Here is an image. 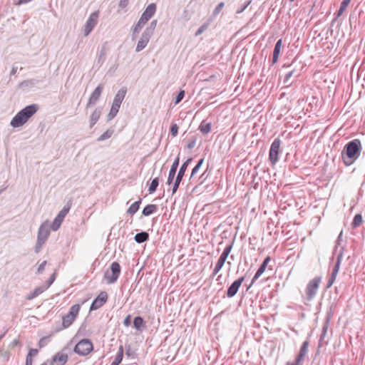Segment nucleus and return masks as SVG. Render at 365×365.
<instances>
[{
  "instance_id": "obj_34",
  "label": "nucleus",
  "mask_w": 365,
  "mask_h": 365,
  "mask_svg": "<svg viewBox=\"0 0 365 365\" xmlns=\"http://www.w3.org/2000/svg\"><path fill=\"white\" fill-rule=\"evenodd\" d=\"M156 26H157V20H153L150 23L149 26L144 30L143 32H145L150 36H153L154 34V31L156 28Z\"/></svg>"
},
{
  "instance_id": "obj_23",
  "label": "nucleus",
  "mask_w": 365,
  "mask_h": 365,
  "mask_svg": "<svg viewBox=\"0 0 365 365\" xmlns=\"http://www.w3.org/2000/svg\"><path fill=\"white\" fill-rule=\"evenodd\" d=\"M46 289H47V287H45V285L37 287L31 292H30L26 296V298L27 300H31V299L36 298V297H38L39 294L43 293Z\"/></svg>"
},
{
  "instance_id": "obj_41",
  "label": "nucleus",
  "mask_w": 365,
  "mask_h": 365,
  "mask_svg": "<svg viewBox=\"0 0 365 365\" xmlns=\"http://www.w3.org/2000/svg\"><path fill=\"white\" fill-rule=\"evenodd\" d=\"M210 26L209 22L204 23L202 25H201L199 29L195 32V36H200Z\"/></svg>"
},
{
  "instance_id": "obj_24",
  "label": "nucleus",
  "mask_w": 365,
  "mask_h": 365,
  "mask_svg": "<svg viewBox=\"0 0 365 365\" xmlns=\"http://www.w3.org/2000/svg\"><path fill=\"white\" fill-rule=\"evenodd\" d=\"M127 93V88L126 87H122L118 93L115 94L113 102L118 104L121 105L125 95Z\"/></svg>"
},
{
  "instance_id": "obj_58",
  "label": "nucleus",
  "mask_w": 365,
  "mask_h": 365,
  "mask_svg": "<svg viewBox=\"0 0 365 365\" xmlns=\"http://www.w3.org/2000/svg\"><path fill=\"white\" fill-rule=\"evenodd\" d=\"M328 326H329V319H327V322L324 323V324L322 327V332L324 333V334H327Z\"/></svg>"
},
{
  "instance_id": "obj_27",
  "label": "nucleus",
  "mask_w": 365,
  "mask_h": 365,
  "mask_svg": "<svg viewBox=\"0 0 365 365\" xmlns=\"http://www.w3.org/2000/svg\"><path fill=\"white\" fill-rule=\"evenodd\" d=\"M134 240L138 244L143 243L149 240V234L147 232L137 233L134 237Z\"/></svg>"
},
{
  "instance_id": "obj_28",
  "label": "nucleus",
  "mask_w": 365,
  "mask_h": 365,
  "mask_svg": "<svg viewBox=\"0 0 365 365\" xmlns=\"http://www.w3.org/2000/svg\"><path fill=\"white\" fill-rule=\"evenodd\" d=\"M142 202V199L139 198L138 201L133 202L127 210V213L133 216L135 214L140 208V205Z\"/></svg>"
},
{
  "instance_id": "obj_57",
  "label": "nucleus",
  "mask_w": 365,
  "mask_h": 365,
  "mask_svg": "<svg viewBox=\"0 0 365 365\" xmlns=\"http://www.w3.org/2000/svg\"><path fill=\"white\" fill-rule=\"evenodd\" d=\"M129 0H120L119 2V7L121 9L125 8L128 4Z\"/></svg>"
},
{
  "instance_id": "obj_35",
  "label": "nucleus",
  "mask_w": 365,
  "mask_h": 365,
  "mask_svg": "<svg viewBox=\"0 0 365 365\" xmlns=\"http://www.w3.org/2000/svg\"><path fill=\"white\" fill-rule=\"evenodd\" d=\"M350 1L351 0H343L341 3V5H340V8L339 9L336 11V18L337 17H339L342 14L343 12L344 11V10L346 9V7L349 6V4H350Z\"/></svg>"
},
{
  "instance_id": "obj_22",
  "label": "nucleus",
  "mask_w": 365,
  "mask_h": 365,
  "mask_svg": "<svg viewBox=\"0 0 365 365\" xmlns=\"http://www.w3.org/2000/svg\"><path fill=\"white\" fill-rule=\"evenodd\" d=\"M101 108H96L90 117V128H92L99 120L101 115Z\"/></svg>"
},
{
  "instance_id": "obj_52",
  "label": "nucleus",
  "mask_w": 365,
  "mask_h": 365,
  "mask_svg": "<svg viewBox=\"0 0 365 365\" xmlns=\"http://www.w3.org/2000/svg\"><path fill=\"white\" fill-rule=\"evenodd\" d=\"M336 278V276L331 274L329 279H328L327 284V289H329L332 286Z\"/></svg>"
},
{
  "instance_id": "obj_47",
  "label": "nucleus",
  "mask_w": 365,
  "mask_h": 365,
  "mask_svg": "<svg viewBox=\"0 0 365 365\" xmlns=\"http://www.w3.org/2000/svg\"><path fill=\"white\" fill-rule=\"evenodd\" d=\"M48 341V337H46V336H45V337H42V338L39 340V341H38V347H39L40 349H41V348L44 347L45 346H46V345H47Z\"/></svg>"
},
{
  "instance_id": "obj_39",
  "label": "nucleus",
  "mask_w": 365,
  "mask_h": 365,
  "mask_svg": "<svg viewBox=\"0 0 365 365\" xmlns=\"http://www.w3.org/2000/svg\"><path fill=\"white\" fill-rule=\"evenodd\" d=\"M113 133V130L108 129L105 133H103L102 135H101L98 138L97 140L100 142V141H103L106 139H108L112 136Z\"/></svg>"
},
{
  "instance_id": "obj_42",
  "label": "nucleus",
  "mask_w": 365,
  "mask_h": 365,
  "mask_svg": "<svg viewBox=\"0 0 365 365\" xmlns=\"http://www.w3.org/2000/svg\"><path fill=\"white\" fill-rule=\"evenodd\" d=\"M179 127L176 123H172L170 128V133L173 137L177 136Z\"/></svg>"
},
{
  "instance_id": "obj_43",
  "label": "nucleus",
  "mask_w": 365,
  "mask_h": 365,
  "mask_svg": "<svg viewBox=\"0 0 365 365\" xmlns=\"http://www.w3.org/2000/svg\"><path fill=\"white\" fill-rule=\"evenodd\" d=\"M196 140H197V138H196L195 136L191 137L188 140V143L186 145V148H187V149H192L195 146Z\"/></svg>"
},
{
  "instance_id": "obj_12",
  "label": "nucleus",
  "mask_w": 365,
  "mask_h": 365,
  "mask_svg": "<svg viewBox=\"0 0 365 365\" xmlns=\"http://www.w3.org/2000/svg\"><path fill=\"white\" fill-rule=\"evenodd\" d=\"M245 279V275L238 278L231 284V285L228 287L226 292V295L227 297L232 298L237 293L239 288L244 282Z\"/></svg>"
},
{
  "instance_id": "obj_20",
  "label": "nucleus",
  "mask_w": 365,
  "mask_h": 365,
  "mask_svg": "<svg viewBox=\"0 0 365 365\" xmlns=\"http://www.w3.org/2000/svg\"><path fill=\"white\" fill-rule=\"evenodd\" d=\"M179 163H180V157L178 155L175 159V160L173 163V165H171V168L170 169L168 177V180H167V184L168 185H170L173 182V181L174 180V178H175V175L176 174L177 169H178V165H179Z\"/></svg>"
},
{
  "instance_id": "obj_46",
  "label": "nucleus",
  "mask_w": 365,
  "mask_h": 365,
  "mask_svg": "<svg viewBox=\"0 0 365 365\" xmlns=\"http://www.w3.org/2000/svg\"><path fill=\"white\" fill-rule=\"evenodd\" d=\"M200 168V167H198L197 165H195L193 168V169L192 170V173H191V175H190V183H192L194 181L195 175L198 172Z\"/></svg>"
},
{
  "instance_id": "obj_16",
  "label": "nucleus",
  "mask_w": 365,
  "mask_h": 365,
  "mask_svg": "<svg viewBox=\"0 0 365 365\" xmlns=\"http://www.w3.org/2000/svg\"><path fill=\"white\" fill-rule=\"evenodd\" d=\"M50 225L47 221L42 223L38 228L37 240H42L43 242H46L50 235Z\"/></svg>"
},
{
  "instance_id": "obj_60",
  "label": "nucleus",
  "mask_w": 365,
  "mask_h": 365,
  "mask_svg": "<svg viewBox=\"0 0 365 365\" xmlns=\"http://www.w3.org/2000/svg\"><path fill=\"white\" fill-rule=\"evenodd\" d=\"M32 364H33V359L31 358H30V355L26 356L25 365H32Z\"/></svg>"
},
{
  "instance_id": "obj_37",
  "label": "nucleus",
  "mask_w": 365,
  "mask_h": 365,
  "mask_svg": "<svg viewBox=\"0 0 365 365\" xmlns=\"http://www.w3.org/2000/svg\"><path fill=\"white\" fill-rule=\"evenodd\" d=\"M158 185H159V178L157 177V178H155L152 180V182H151V183H150V186L148 187L149 193L151 194V193L155 192L156 191V190H157V187H158Z\"/></svg>"
},
{
  "instance_id": "obj_31",
  "label": "nucleus",
  "mask_w": 365,
  "mask_h": 365,
  "mask_svg": "<svg viewBox=\"0 0 365 365\" xmlns=\"http://www.w3.org/2000/svg\"><path fill=\"white\" fill-rule=\"evenodd\" d=\"M145 24L146 23H145V21L140 19L138 23L135 26H133L132 29L133 39H134L136 37V36L139 34V32L140 31V30Z\"/></svg>"
},
{
  "instance_id": "obj_50",
  "label": "nucleus",
  "mask_w": 365,
  "mask_h": 365,
  "mask_svg": "<svg viewBox=\"0 0 365 365\" xmlns=\"http://www.w3.org/2000/svg\"><path fill=\"white\" fill-rule=\"evenodd\" d=\"M117 113H118V112H116L115 110H114L112 108H110V110L109 113L107 115L108 121H110L112 119H113L116 116Z\"/></svg>"
},
{
  "instance_id": "obj_25",
  "label": "nucleus",
  "mask_w": 365,
  "mask_h": 365,
  "mask_svg": "<svg viewBox=\"0 0 365 365\" xmlns=\"http://www.w3.org/2000/svg\"><path fill=\"white\" fill-rule=\"evenodd\" d=\"M133 327L138 331H143L146 327L145 322L143 317L138 316L133 319Z\"/></svg>"
},
{
  "instance_id": "obj_59",
  "label": "nucleus",
  "mask_w": 365,
  "mask_h": 365,
  "mask_svg": "<svg viewBox=\"0 0 365 365\" xmlns=\"http://www.w3.org/2000/svg\"><path fill=\"white\" fill-rule=\"evenodd\" d=\"M120 108V104H118V103H112L111 108L113 110H115L116 112L118 113Z\"/></svg>"
},
{
  "instance_id": "obj_8",
  "label": "nucleus",
  "mask_w": 365,
  "mask_h": 365,
  "mask_svg": "<svg viewBox=\"0 0 365 365\" xmlns=\"http://www.w3.org/2000/svg\"><path fill=\"white\" fill-rule=\"evenodd\" d=\"M281 145V140L279 138H275L271 144L269 151V160L272 165H275L279 160V153Z\"/></svg>"
},
{
  "instance_id": "obj_14",
  "label": "nucleus",
  "mask_w": 365,
  "mask_h": 365,
  "mask_svg": "<svg viewBox=\"0 0 365 365\" xmlns=\"http://www.w3.org/2000/svg\"><path fill=\"white\" fill-rule=\"evenodd\" d=\"M65 349H62L53 356L51 365H64L66 364L68 356V354L64 352Z\"/></svg>"
},
{
  "instance_id": "obj_29",
  "label": "nucleus",
  "mask_w": 365,
  "mask_h": 365,
  "mask_svg": "<svg viewBox=\"0 0 365 365\" xmlns=\"http://www.w3.org/2000/svg\"><path fill=\"white\" fill-rule=\"evenodd\" d=\"M157 210H158L157 205L150 204V205H146L143 208L142 214L144 216H149V215L153 214L154 212H155L157 211Z\"/></svg>"
},
{
  "instance_id": "obj_38",
  "label": "nucleus",
  "mask_w": 365,
  "mask_h": 365,
  "mask_svg": "<svg viewBox=\"0 0 365 365\" xmlns=\"http://www.w3.org/2000/svg\"><path fill=\"white\" fill-rule=\"evenodd\" d=\"M63 219L61 218H59L58 216L57 215L55 219L53 220V223L52 225L50 226V227L53 230V231H56L59 229L62 222H63Z\"/></svg>"
},
{
  "instance_id": "obj_2",
  "label": "nucleus",
  "mask_w": 365,
  "mask_h": 365,
  "mask_svg": "<svg viewBox=\"0 0 365 365\" xmlns=\"http://www.w3.org/2000/svg\"><path fill=\"white\" fill-rule=\"evenodd\" d=\"M38 110L37 104H31L21 109L11 120L10 125L13 128H19L24 125L29 119Z\"/></svg>"
},
{
  "instance_id": "obj_9",
  "label": "nucleus",
  "mask_w": 365,
  "mask_h": 365,
  "mask_svg": "<svg viewBox=\"0 0 365 365\" xmlns=\"http://www.w3.org/2000/svg\"><path fill=\"white\" fill-rule=\"evenodd\" d=\"M233 246V242L226 246V247L224 249L222 253L220 256L219 259H217V262L215 264V267L213 269L212 275L217 274L220 269L222 268L228 255H230Z\"/></svg>"
},
{
  "instance_id": "obj_5",
  "label": "nucleus",
  "mask_w": 365,
  "mask_h": 365,
  "mask_svg": "<svg viewBox=\"0 0 365 365\" xmlns=\"http://www.w3.org/2000/svg\"><path fill=\"white\" fill-rule=\"evenodd\" d=\"M80 309V304H74L70 308L68 313L62 317V326L64 329L69 327L73 323Z\"/></svg>"
},
{
  "instance_id": "obj_40",
  "label": "nucleus",
  "mask_w": 365,
  "mask_h": 365,
  "mask_svg": "<svg viewBox=\"0 0 365 365\" xmlns=\"http://www.w3.org/2000/svg\"><path fill=\"white\" fill-rule=\"evenodd\" d=\"M71 209V205L68 203L66 205H65L63 209L58 212L57 215L59 218L64 219L66 215L68 213L69 210Z\"/></svg>"
},
{
  "instance_id": "obj_3",
  "label": "nucleus",
  "mask_w": 365,
  "mask_h": 365,
  "mask_svg": "<svg viewBox=\"0 0 365 365\" xmlns=\"http://www.w3.org/2000/svg\"><path fill=\"white\" fill-rule=\"evenodd\" d=\"M121 267L118 262H113L110 266V269H108L104 274V279L106 280L108 284L115 283L120 274Z\"/></svg>"
},
{
  "instance_id": "obj_30",
  "label": "nucleus",
  "mask_w": 365,
  "mask_h": 365,
  "mask_svg": "<svg viewBox=\"0 0 365 365\" xmlns=\"http://www.w3.org/2000/svg\"><path fill=\"white\" fill-rule=\"evenodd\" d=\"M299 73L296 74V71L294 70H292V71L288 72L284 76V81H283L284 84H285L287 87L292 86V84L293 83V81H290V78L292 76H294L297 78L299 76Z\"/></svg>"
},
{
  "instance_id": "obj_62",
  "label": "nucleus",
  "mask_w": 365,
  "mask_h": 365,
  "mask_svg": "<svg viewBox=\"0 0 365 365\" xmlns=\"http://www.w3.org/2000/svg\"><path fill=\"white\" fill-rule=\"evenodd\" d=\"M106 51L105 49H101V51H100V53H99V58H98V61L106 56Z\"/></svg>"
},
{
  "instance_id": "obj_4",
  "label": "nucleus",
  "mask_w": 365,
  "mask_h": 365,
  "mask_svg": "<svg viewBox=\"0 0 365 365\" xmlns=\"http://www.w3.org/2000/svg\"><path fill=\"white\" fill-rule=\"evenodd\" d=\"M322 281V277H315L312 279H311L305 289V295L306 299L308 301H311L315 297L317 290L319 289V284Z\"/></svg>"
},
{
  "instance_id": "obj_51",
  "label": "nucleus",
  "mask_w": 365,
  "mask_h": 365,
  "mask_svg": "<svg viewBox=\"0 0 365 365\" xmlns=\"http://www.w3.org/2000/svg\"><path fill=\"white\" fill-rule=\"evenodd\" d=\"M45 243V242H43L42 240H37V242H36V246H35V252L36 253H38L41 247L43 246V245Z\"/></svg>"
},
{
  "instance_id": "obj_33",
  "label": "nucleus",
  "mask_w": 365,
  "mask_h": 365,
  "mask_svg": "<svg viewBox=\"0 0 365 365\" xmlns=\"http://www.w3.org/2000/svg\"><path fill=\"white\" fill-rule=\"evenodd\" d=\"M211 127L212 124L210 122L202 120L199 126V130L202 134L205 135L211 131Z\"/></svg>"
},
{
  "instance_id": "obj_36",
  "label": "nucleus",
  "mask_w": 365,
  "mask_h": 365,
  "mask_svg": "<svg viewBox=\"0 0 365 365\" xmlns=\"http://www.w3.org/2000/svg\"><path fill=\"white\" fill-rule=\"evenodd\" d=\"M362 222H363L362 215L361 214H356L354 217V220L351 223V225L354 228H356L361 225Z\"/></svg>"
},
{
  "instance_id": "obj_18",
  "label": "nucleus",
  "mask_w": 365,
  "mask_h": 365,
  "mask_svg": "<svg viewBox=\"0 0 365 365\" xmlns=\"http://www.w3.org/2000/svg\"><path fill=\"white\" fill-rule=\"evenodd\" d=\"M156 11V5L154 3L150 4L140 16V19L147 23Z\"/></svg>"
},
{
  "instance_id": "obj_55",
  "label": "nucleus",
  "mask_w": 365,
  "mask_h": 365,
  "mask_svg": "<svg viewBox=\"0 0 365 365\" xmlns=\"http://www.w3.org/2000/svg\"><path fill=\"white\" fill-rule=\"evenodd\" d=\"M46 263H47L46 261H43L38 266V269H37V272L38 274H41L44 271L45 266H46Z\"/></svg>"
},
{
  "instance_id": "obj_6",
  "label": "nucleus",
  "mask_w": 365,
  "mask_h": 365,
  "mask_svg": "<svg viewBox=\"0 0 365 365\" xmlns=\"http://www.w3.org/2000/svg\"><path fill=\"white\" fill-rule=\"evenodd\" d=\"M93 349V343L90 339H81L74 347L73 351L78 355L86 356Z\"/></svg>"
},
{
  "instance_id": "obj_49",
  "label": "nucleus",
  "mask_w": 365,
  "mask_h": 365,
  "mask_svg": "<svg viewBox=\"0 0 365 365\" xmlns=\"http://www.w3.org/2000/svg\"><path fill=\"white\" fill-rule=\"evenodd\" d=\"M55 279H56V274L53 273V274H51V276L46 281L45 287H47V289H48L53 283Z\"/></svg>"
},
{
  "instance_id": "obj_56",
  "label": "nucleus",
  "mask_w": 365,
  "mask_h": 365,
  "mask_svg": "<svg viewBox=\"0 0 365 365\" xmlns=\"http://www.w3.org/2000/svg\"><path fill=\"white\" fill-rule=\"evenodd\" d=\"M34 84V82L33 80H27L24 81L21 83V86H29Z\"/></svg>"
},
{
  "instance_id": "obj_13",
  "label": "nucleus",
  "mask_w": 365,
  "mask_h": 365,
  "mask_svg": "<svg viewBox=\"0 0 365 365\" xmlns=\"http://www.w3.org/2000/svg\"><path fill=\"white\" fill-rule=\"evenodd\" d=\"M103 88H104V86L102 83L99 84L95 88V90L92 92V93L88 101V103L86 104V108H89V107H91V106L96 105V103H97V101H98V99L100 98V97L101 96Z\"/></svg>"
},
{
  "instance_id": "obj_48",
  "label": "nucleus",
  "mask_w": 365,
  "mask_h": 365,
  "mask_svg": "<svg viewBox=\"0 0 365 365\" xmlns=\"http://www.w3.org/2000/svg\"><path fill=\"white\" fill-rule=\"evenodd\" d=\"M250 3H251L250 0L246 1L243 5H242L240 8L237 9L236 13L237 14L242 13L246 9V8L250 5Z\"/></svg>"
},
{
  "instance_id": "obj_26",
  "label": "nucleus",
  "mask_w": 365,
  "mask_h": 365,
  "mask_svg": "<svg viewBox=\"0 0 365 365\" xmlns=\"http://www.w3.org/2000/svg\"><path fill=\"white\" fill-rule=\"evenodd\" d=\"M342 258H343V249L339 252V253L337 255L336 261V263L332 269L331 274L334 275L336 277L337 276L339 268H340V264H341Z\"/></svg>"
},
{
  "instance_id": "obj_61",
  "label": "nucleus",
  "mask_w": 365,
  "mask_h": 365,
  "mask_svg": "<svg viewBox=\"0 0 365 365\" xmlns=\"http://www.w3.org/2000/svg\"><path fill=\"white\" fill-rule=\"evenodd\" d=\"M32 0H19V1L17 3H16L15 4L16 5H18V6H20L21 4H26L30 1H31Z\"/></svg>"
},
{
  "instance_id": "obj_54",
  "label": "nucleus",
  "mask_w": 365,
  "mask_h": 365,
  "mask_svg": "<svg viewBox=\"0 0 365 365\" xmlns=\"http://www.w3.org/2000/svg\"><path fill=\"white\" fill-rule=\"evenodd\" d=\"M131 324V315L128 314L123 321V324L125 327H129Z\"/></svg>"
},
{
  "instance_id": "obj_45",
  "label": "nucleus",
  "mask_w": 365,
  "mask_h": 365,
  "mask_svg": "<svg viewBox=\"0 0 365 365\" xmlns=\"http://www.w3.org/2000/svg\"><path fill=\"white\" fill-rule=\"evenodd\" d=\"M224 6V2H220V4H218L213 11V15L217 16V14H219L222 9H223Z\"/></svg>"
},
{
  "instance_id": "obj_21",
  "label": "nucleus",
  "mask_w": 365,
  "mask_h": 365,
  "mask_svg": "<svg viewBox=\"0 0 365 365\" xmlns=\"http://www.w3.org/2000/svg\"><path fill=\"white\" fill-rule=\"evenodd\" d=\"M282 45V39L280 38L277 41V43L274 45L271 66H273L274 64H275L277 62V61L279 59V54H280Z\"/></svg>"
},
{
  "instance_id": "obj_44",
  "label": "nucleus",
  "mask_w": 365,
  "mask_h": 365,
  "mask_svg": "<svg viewBox=\"0 0 365 365\" xmlns=\"http://www.w3.org/2000/svg\"><path fill=\"white\" fill-rule=\"evenodd\" d=\"M184 96H185V91L180 90V92L178 93V95L175 97V104L179 103L183 99Z\"/></svg>"
},
{
  "instance_id": "obj_7",
  "label": "nucleus",
  "mask_w": 365,
  "mask_h": 365,
  "mask_svg": "<svg viewBox=\"0 0 365 365\" xmlns=\"http://www.w3.org/2000/svg\"><path fill=\"white\" fill-rule=\"evenodd\" d=\"M192 160V158H189L180 166L179 171L177 174L175 180L173 185V188H172V194L173 195H174L177 192V190L180 186V184L185 175L186 170H187L188 165L191 163Z\"/></svg>"
},
{
  "instance_id": "obj_19",
  "label": "nucleus",
  "mask_w": 365,
  "mask_h": 365,
  "mask_svg": "<svg viewBox=\"0 0 365 365\" xmlns=\"http://www.w3.org/2000/svg\"><path fill=\"white\" fill-rule=\"evenodd\" d=\"M151 36H150L145 32H143V34L137 43V46L135 48V51L140 52L143 49H144L146 47V46L148 45V42L150 41Z\"/></svg>"
},
{
  "instance_id": "obj_32",
  "label": "nucleus",
  "mask_w": 365,
  "mask_h": 365,
  "mask_svg": "<svg viewBox=\"0 0 365 365\" xmlns=\"http://www.w3.org/2000/svg\"><path fill=\"white\" fill-rule=\"evenodd\" d=\"M123 351H124L123 346L120 345L118 348V351L115 356V358L114 361L111 363L110 365H119L121 363L123 358Z\"/></svg>"
},
{
  "instance_id": "obj_17",
  "label": "nucleus",
  "mask_w": 365,
  "mask_h": 365,
  "mask_svg": "<svg viewBox=\"0 0 365 365\" xmlns=\"http://www.w3.org/2000/svg\"><path fill=\"white\" fill-rule=\"evenodd\" d=\"M309 344V340H305L302 343L300 350L294 360L295 361H297V364H300L303 365V361L308 353Z\"/></svg>"
},
{
  "instance_id": "obj_63",
  "label": "nucleus",
  "mask_w": 365,
  "mask_h": 365,
  "mask_svg": "<svg viewBox=\"0 0 365 365\" xmlns=\"http://www.w3.org/2000/svg\"><path fill=\"white\" fill-rule=\"evenodd\" d=\"M205 172H204V173L200 175V177L199 178V180H201V181L199 182V184L202 183L203 180L207 178V177H205Z\"/></svg>"
},
{
  "instance_id": "obj_64",
  "label": "nucleus",
  "mask_w": 365,
  "mask_h": 365,
  "mask_svg": "<svg viewBox=\"0 0 365 365\" xmlns=\"http://www.w3.org/2000/svg\"><path fill=\"white\" fill-rule=\"evenodd\" d=\"M203 162H204V158H201V159L197 162V165H197L198 167H200H200L202 166V165Z\"/></svg>"
},
{
  "instance_id": "obj_53",
  "label": "nucleus",
  "mask_w": 365,
  "mask_h": 365,
  "mask_svg": "<svg viewBox=\"0 0 365 365\" xmlns=\"http://www.w3.org/2000/svg\"><path fill=\"white\" fill-rule=\"evenodd\" d=\"M38 350L36 349H30L28 354L26 356L30 355V358H33V356H35L38 354Z\"/></svg>"
},
{
  "instance_id": "obj_10",
  "label": "nucleus",
  "mask_w": 365,
  "mask_h": 365,
  "mask_svg": "<svg viewBox=\"0 0 365 365\" xmlns=\"http://www.w3.org/2000/svg\"><path fill=\"white\" fill-rule=\"evenodd\" d=\"M98 12L95 11L91 14L84 26V36H87L93 31L98 23Z\"/></svg>"
},
{
  "instance_id": "obj_11",
  "label": "nucleus",
  "mask_w": 365,
  "mask_h": 365,
  "mask_svg": "<svg viewBox=\"0 0 365 365\" xmlns=\"http://www.w3.org/2000/svg\"><path fill=\"white\" fill-rule=\"evenodd\" d=\"M108 294L106 292H101L98 297L93 301L90 307V311L96 310L101 308L108 300Z\"/></svg>"
},
{
  "instance_id": "obj_15",
  "label": "nucleus",
  "mask_w": 365,
  "mask_h": 365,
  "mask_svg": "<svg viewBox=\"0 0 365 365\" xmlns=\"http://www.w3.org/2000/svg\"><path fill=\"white\" fill-rule=\"evenodd\" d=\"M271 257L269 256H267L265 257L262 263L260 264L259 267L258 268L257 271L256 272L255 276L252 279L250 284L247 287V291L249 290V289L254 284L255 281L264 273V272L266 269V267L268 264V263L270 262Z\"/></svg>"
},
{
  "instance_id": "obj_1",
  "label": "nucleus",
  "mask_w": 365,
  "mask_h": 365,
  "mask_svg": "<svg viewBox=\"0 0 365 365\" xmlns=\"http://www.w3.org/2000/svg\"><path fill=\"white\" fill-rule=\"evenodd\" d=\"M361 150L360 140L354 139L348 142L341 151V158L345 165H351L359 157Z\"/></svg>"
}]
</instances>
